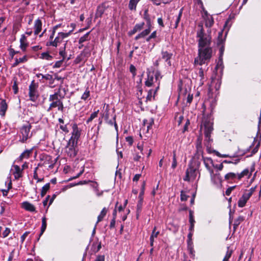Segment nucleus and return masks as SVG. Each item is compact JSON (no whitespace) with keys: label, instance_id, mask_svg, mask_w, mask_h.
Returning a JSON list of instances; mask_svg holds the SVG:
<instances>
[{"label":"nucleus","instance_id":"obj_50","mask_svg":"<svg viewBox=\"0 0 261 261\" xmlns=\"http://www.w3.org/2000/svg\"><path fill=\"white\" fill-rule=\"evenodd\" d=\"M156 227L155 226L154 227L153 229L152 230V233L151 234V238H157L158 234H159V231H155Z\"/></svg>","mask_w":261,"mask_h":261},{"label":"nucleus","instance_id":"obj_32","mask_svg":"<svg viewBox=\"0 0 261 261\" xmlns=\"http://www.w3.org/2000/svg\"><path fill=\"white\" fill-rule=\"evenodd\" d=\"M140 1V0H130L128 5L129 9L131 10H135L136 9L137 5Z\"/></svg>","mask_w":261,"mask_h":261},{"label":"nucleus","instance_id":"obj_64","mask_svg":"<svg viewBox=\"0 0 261 261\" xmlns=\"http://www.w3.org/2000/svg\"><path fill=\"white\" fill-rule=\"evenodd\" d=\"M141 175L140 174H136L134 176V178H133V181H137L139 179V178L141 177Z\"/></svg>","mask_w":261,"mask_h":261},{"label":"nucleus","instance_id":"obj_54","mask_svg":"<svg viewBox=\"0 0 261 261\" xmlns=\"http://www.w3.org/2000/svg\"><path fill=\"white\" fill-rule=\"evenodd\" d=\"M255 188H251V189H249V190L248 191H247L246 192H245L247 195H248L249 197H250L251 196V195H252V194L253 193V192H254L255 191Z\"/></svg>","mask_w":261,"mask_h":261},{"label":"nucleus","instance_id":"obj_18","mask_svg":"<svg viewBox=\"0 0 261 261\" xmlns=\"http://www.w3.org/2000/svg\"><path fill=\"white\" fill-rule=\"evenodd\" d=\"M22 207L29 212H33L36 211V208L34 205L28 201L23 202L22 203Z\"/></svg>","mask_w":261,"mask_h":261},{"label":"nucleus","instance_id":"obj_13","mask_svg":"<svg viewBox=\"0 0 261 261\" xmlns=\"http://www.w3.org/2000/svg\"><path fill=\"white\" fill-rule=\"evenodd\" d=\"M8 106L5 99H1L0 103V115L5 116L7 111Z\"/></svg>","mask_w":261,"mask_h":261},{"label":"nucleus","instance_id":"obj_6","mask_svg":"<svg viewBox=\"0 0 261 261\" xmlns=\"http://www.w3.org/2000/svg\"><path fill=\"white\" fill-rule=\"evenodd\" d=\"M38 87V84L35 83L34 80L32 81L29 86V96L30 100L33 102H36L39 97V94L37 91Z\"/></svg>","mask_w":261,"mask_h":261},{"label":"nucleus","instance_id":"obj_28","mask_svg":"<svg viewBox=\"0 0 261 261\" xmlns=\"http://www.w3.org/2000/svg\"><path fill=\"white\" fill-rule=\"evenodd\" d=\"M154 123V120L151 118L148 119H145L144 120V124L145 126H147V132L149 131V129L152 127V125Z\"/></svg>","mask_w":261,"mask_h":261},{"label":"nucleus","instance_id":"obj_34","mask_svg":"<svg viewBox=\"0 0 261 261\" xmlns=\"http://www.w3.org/2000/svg\"><path fill=\"white\" fill-rule=\"evenodd\" d=\"M143 18L144 19H145L147 21V24L149 26H150L151 25V22H150V19L149 17V15L148 14V9H145L144 13V16Z\"/></svg>","mask_w":261,"mask_h":261},{"label":"nucleus","instance_id":"obj_38","mask_svg":"<svg viewBox=\"0 0 261 261\" xmlns=\"http://www.w3.org/2000/svg\"><path fill=\"white\" fill-rule=\"evenodd\" d=\"M90 34V32H88L86 33L85 35H84L83 36L81 37L79 39V44H82L84 42L88 40L89 39V35Z\"/></svg>","mask_w":261,"mask_h":261},{"label":"nucleus","instance_id":"obj_33","mask_svg":"<svg viewBox=\"0 0 261 261\" xmlns=\"http://www.w3.org/2000/svg\"><path fill=\"white\" fill-rule=\"evenodd\" d=\"M61 104V101L60 100L51 102V103L50 104V106L47 110V111L48 112L50 111L53 108L58 107V106Z\"/></svg>","mask_w":261,"mask_h":261},{"label":"nucleus","instance_id":"obj_25","mask_svg":"<svg viewBox=\"0 0 261 261\" xmlns=\"http://www.w3.org/2000/svg\"><path fill=\"white\" fill-rule=\"evenodd\" d=\"M106 10V7L104 4H102L100 6H99L97 7V11L96 12V17H101L102 15L103 14L104 12Z\"/></svg>","mask_w":261,"mask_h":261},{"label":"nucleus","instance_id":"obj_9","mask_svg":"<svg viewBox=\"0 0 261 261\" xmlns=\"http://www.w3.org/2000/svg\"><path fill=\"white\" fill-rule=\"evenodd\" d=\"M203 18L205 21V26L206 28H208L207 31L208 30L211 31V28L213 26L214 22L213 17L211 15L208 14L207 12L206 11L204 13V16H203Z\"/></svg>","mask_w":261,"mask_h":261},{"label":"nucleus","instance_id":"obj_44","mask_svg":"<svg viewBox=\"0 0 261 261\" xmlns=\"http://www.w3.org/2000/svg\"><path fill=\"white\" fill-rule=\"evenodd\" d=\"M9 55L11 57V59H13L14 58V56L15 55L18 54L19 53V51H16L12 48H10L9 49Z\"/></svg>","mask_w":261,"mask_h":261},{"label":"nucleus","instance_id":"obj_31","mask_svg":"<svg viewBox=\"0 0 261 261\" xmlns=\"http://www.w3.org/2000/svg\"><path fill=\"white\" fill-rule=\"evenodd\" d=\"M244 220V218L242 216H239L237 219H236L234 221V223L233 224L234 231H236L238 226L240 225V223Z\"/></svg>","mask_w":261,"mask_h":261},{"label":"nucleus","instance_id":"obj_45","mask_svg":"<svg viewBox=\"0 0 261 261\" xmlns=\"http://www.w3.org/2000/svg\"><path fill=\"white\" fill-rule=\"evenodd\" d=\"M232 250H228L226 253L225 257L223 258V261H228L229 258L230 257L232 254Z\"/></svg>","mask_w":261,"mask_h":261},{"label":"nucleus","instance_id":"obj_22","mask_svg":"<svg viewBox=\"0 0 261 261\" xmlns=\"http://www.w3.org/2000/svg\"><path fill=\"white\" fill-rule=\"evenodd\" d=\"M47 227V219L45 216H44L42 218V225L41 227L40 233L39 235V237L37 239V241H39L40 237L43 234Z\"/></svg>","mask_w":261,"mask_h":261},{"label":"nucleus","instance_id":"obj_35","mask_svg":"<svg viewBox=\"0 0 261 261\" xmlns=\"http://www.w3.org/2000/svg\"><path fill=\"white\" fill-rule=\"evenodd\" d=\"M40 58L50 60L53 59V57L50 56L48 52H44L41 54Z\"/></svg>","mask_w":261,"mask_h":261},{"label":"nucleus","instance_id":"obj_30","mask_svg":"<svg viewBox=\"0 0 261 261\" xmlns=\"http://www.w3.org/2000/svg\"><path fill=\"white\" fill-rule=\"evenodd\" d=\"M49 189H50V184L49 183L46 184L42 188L41 194H40L41 196L42 197H44L46 195L47 192L49 190Z\"/></svg>","mask_w":261,"mask_h":261},{"label":"nucleus","instance_id":"obj_26","mask_svg":"<svg viewBox=\"0 0 261 261\" xmlns=\"http://www.w3.org/2000/svg\"><path fill=\"white\" fill-rule=\"evenodd\" d=\"M108 211V209L107 208H106V207L103 208V209L101 211L100 214L98 215V216L97 217V221L96 222V224L102 220L103 218L106 215Z\"/></svg>","mask_w":261,"mask_h":261},{"label":"nucleus","instance_id":"obj_61","mask_svg":"<svg viewBox=\"0 0 261 261\" xmlns=\"http://www.w3.org/2000/svg\"><path fill=\"white\" fill-rule=\"evenodd\" d=\"M32 50L34 51H37L42 49V47L40 45H36L32 47Z\"/></svg>","mask_w":261,"mask_h":261},{"label":"nucleus","instance_id":"obj_17","mask_svg":"<svg viewBox=\"0 0 261 261\" xmlns=\"http://www.w3.org/2000/svg\"><path fill=\"white\" fill-rule=\"evenodd\" d=\"M33 152V149H27L24 151L18 157V161H22L23 159H29Z\"/></svg>","mask_w":261,"mask_h":261},{"label":"nucleus","instance_id":"obj_14","mask_svg":"<svg viewBox=\"0 0 261 261\" xmlns=\"http://www.w3.org/2000/svg\"><path fill=\"white\" fill-rule=\"evenodd\" d=\"M20 43V48L23 51H25L29 44L27 42V37L23 34L21 36Z\"/></svg>","mask_w":261,"mask_h":261},{"label":"nucleus","instance_id":"obj_23","mask_svg":"<svg viewBox=\"0 0 261 261\" xmlns=\"http://www.w3.org/2000/svg\"><path fill=\"white\" fill-rule=\"evenodd\" d=\"M28 60V58L27 55H24L23 57L19 59L15 58V62L12 64V67H15L17 66L19 64L27 62Z\"/></svg>","mask_w":261,"mask_h":261},{"label":"nucleus","instance_id":"obj_1","mask_svg":"<svg viewBox=\"0 0 261 261\" xmlns=\"http://www.w3.org/2000/svg\"><path fill=\"white\" fill-rule=\"evenodd\" d=\"M198 27L200 30L197 32L198 40V56L194 60L195 65H202L207 63L213 56V51L211 46L212 38L211 35V30L206 33L204 31L202 23H199Z\"/></svg>","mask_w":261,"mask_h":261},{"label":"nucleus","instance_id":"obj_52","mask_svg":"<svg viewBox=\"0 0 261 261\" xmlns=\"http://www.w3.org/2000/svg\"><path fill=\"white\" fill-rule=\"evenodd\" d=\"M154 77L156 82L159 81L160 79H161L162 76H161V73L160 72L156 71L155 73H154Z\"/></svg>","mask_w":261,"mask_h":261},{"label":"nucleus","instance_id":"obj_11","mask_svg":"<svg viewBox=\"0 0 261 261\" xmlns=\"http://www.w3.org/2000/svg\"><path fill=\"white\" fill-rule=\"evenodd\" d=\"M65 38V33L59 32L58 36L55 38L54 41L50 42V45L53 46H57L58 43H61Z\"/></svg>","mask_w":261,"mask_h":261},{"label":"nucleus","instance_id":"obj_21","mask_svg":"<svg viewBox=\"0 0 261 261\" xmlns=\"http://www.w3.org/2000/svg\"><path fill=\"white\" fill-rule=\"evenodd\" d=\"M14 168L15 170L14 172H13L14 178L16 179H18L22 176V170H21L20 167L17 165H14Z\"/></svg>","mask_w":261,"mask_h":261},{"label":"nucleus","instance_id":"obj_47","mask_svg":"<svg viewBox=\"0 0 261 261\" xmlns=\"http://www.w3.org/2000/svg\"><path fill=\"white\" fill-rule=\"evenodd\" d=\"M188 196H187L184 191H181L180 193V199L182 201L187 200Z\"/></svg>","mask_w":261,"mask_h":261},{"label":"nucleus","instance_id":"obj_57","mask_svg":"<svg viewBox=\"0 0 261 261\" xmlns=\"http://www.w3.org/2000/svg\"><path fill=\"white\" fill-rule=\"evenodd\" d=\"M198 74L201 78V80L204 79V71L202 68H199Z\"/></svg>","mask_w":261,"mask_h":261},{"label":"nucleus","instance_id":"obj_12","mask_svg":"<svg viewBox=\"0 0 261 261\" xmlns=\"http://www.w3.org/2000/svg\"><path fill=\"white\" fill-rule=\"evenodd\" d=\"M154 77V72L149 71L147 72V79L145 82V84L146 86L150 87L155 82Z\"/></svg>","mask_w":261,"mask_h":261},{"label":"nucleus","instance_id":"obj_24","mask_svg":"<svg viewBox=\"0 0 261 261\" xmlns=\"http://www.w3.org/2000/svg\"><path fill=\"white\" fill-rule=\"evenodd\" d=\"M203 161H204V164L205 167L208 170L210 173L212 174L213 173V169H212L211 168L210 166V164H213V161L212 159L211 158H204L203 159Z\"/></svg>","mask_w":261,"mask_h":261},{"label":"nucleus","instance_id":"obj_5","mask_svg":"<svg viewBox=\"0 0 261 261\" xmlns=\"http://www.w3.org/2000/svg\"><path fill=\"white\" fill-rule=\"evenodd\" d=\"M31 128V123L28 122L27 124L23 125L20 128V133L22 135V138L20 140L21 142H26L28 139L32 137V134H30Z\"/></svg>","mask_w":261,"mask_h":261},{"label":"nucleus","instance_id":"obj_55","mask_svg":"<svg viewBox=\"0 0 261 261\" xmlns=\"http://www.w3.org/2000/svg\"><path fill=\"white\" fill-rule=\"evenodd\" d=\"M42 77L43 79H46V80H53V77L50 74H47L46 75H42Z\"/></svg>","mask_w":261,"mask_h":261},{"label":"nucleus","instance_id":"obj_41","mask_svg":"<svg viewBox=\"0 0 261 261\" xmlns=\"http://www.w3.org/2000/svg\"><path fill=\"white\" fill-rule=\"evenodd\" d=\"M90 96V91L87 89L81 97V99L86 100Z\"/></svg>","mask_w":261,"mask_h":261},{"label":"nucleus","instance_id":"obj_39","mask_svg":"<svg viewBox=\"0 0 261 261\" xmlns=\"http://www.w3.org/2000/svg\"><path fill=\"white\" fill-rule=\"evenodd\" d=\"M60 100L58 93H55L54 94L50 95L49 97V101L53 102L56 100Z\"/></svg>","mask_w":261,"mask_h":261},{"label":"nucleus","instance_id":"obj_20","mask_svg":"<svg viewBox=\"0 0 261 261\" xmlns=\"http://www.w3.org/2000/svg\"><path fill=\"white\" fill-rule=\"evenodd\" d=\"M60 55L63 57V59L60 61H58L56 62L54 65V68L60 67L63 62V60L65 58V44H64V50L60 51Z\"/></svg>","mask_w":261,"mask_h":261},{"label":"nucleus","instance_id":"obj_15","mask_svg":"<svg viewBox=\"0 0 261 261\" xmlns=\"http://www.w3.org/2000/svg\"><path fill=\"white\" fill-rule=\"evenodd\" d=\"M211 174L212 181L216 185L220 184L222 181L221 177L219 173L214 174V172Z\"/></svg>","mask_w":261,"mask_h":261},{"label":"nucleus","instance_id":"obj_42","mask_svg":"<svg viewBox=\"0 0 261 261\" xmlns=\"http://www.w3.org/2000/svg\"><path fill=\"white\" fill-rule=\"evenodd\" d=\"M12 89L14 91V93L15 94H17L18 92V87L17 85V81L16 80L14 81L13 85L12 86Z\"/></svg>","mask_w":261,"mask_h":261},{"label":"nucleus","instance_id":"obj_58","mask_svg":"<svg viewBox=\"0 0 261 261\" xmlns=\"http://www.w3.org/2000/svg\"><path fill=\"white\" fill-rule=\"evenodd\" d=\"M82 173H83V171H80L76 176H73L72 177H70V178H68V179H66V181H70L73 179L79 177L80 176H81L82 175Z\"/></svg>","mask_w":261,"mask_h":261},{"label":"nucleus","instance_id":"obj_43","mask_svg":"<svg viewBox=\"0 0 261 261\" xmlns=\"http://www.w3.org/2000/svg\"><path fill=\"white\" fill-rule=\"evenodd\" d=\"M173 153V162L172 163L171 167L173 169H174L177 166V161H176V159L175 151H174Z\"/></svg>","mask_w":261,"mask_h":261},{"label":"nucleus","instance_id":"obj_8","mask_svg":"<svg viewBox=\"0 0 261 261\" xmlns=\"http://www.w3.org/2000/svg\"><path fill=\"white\" fill-rule=\"evenodd\" d=\"M196 176V169L192 167H189L186 172V176L184 178L185 181H190L191 179H194Z\"/></svg>","mask_w":261,"mask_h":261},{"label":"nucleus","instance_id":"obj_53","mask_svg":"<svg viewBox=\"0 0 261 261\" xmlns=\"http://www.w3.org/2000/svg\"><path fill=\"white\" fill-rule=\"evenodd\" d=\"M30 233V231H25L20 237V241L21 243H22L27 237L28 236V234Z\"/></svg>","mask_w":261,"mask_h":261},{"label":"nucleus","instance_id":"obj_40","mask_svg":"<svg viewBox=\"0 0 261 261\" xmlns=\"http://www.w3.org/2000/svg\"><path fill=\"white\" fill-rule=\"evenodd\" d=\"M98 112L99 110H97V111H95L91 114L90 117L87 120V123H89L90 122L92 121L93 119L96 118L97 116Z\"/></svg>","mask_w":261,"mask_h":261},{"label":"nucleus","instance_id":"obj_7","mask_svg":"<svg viewBox=\"0 0 261 261\" xmlns=\"http://www.w3.org/2000/svg\"><path fill=\"white\" fill-rule=\"evenodd\" d=\"M202 124L204 127V134L206 138L210 139L211 134L213 130V122L208 118H204Z\"/></svg>","mask_w":261,"mask_h":261},{"label":"nucleus","instance_id":"obj_29","mask_svg":"<svg viewBox=\"0 0 261 261\" xmlns=\"http://www.w3.org/2000/svg\"><path fill=\"white\" fill-rule=\"evenodd\" d=\"M158 87L156 88L155 90H150L148 92V95L146 97V99L147 100H151V97L152 96V93H153V98H154V95L156 93V92H157L158 90L159 89V84L160 83H158Z\"/></svg>","mask_w":261,"mask_h":261},{"label":"nucleus","instance_id":"obj_60","mask_svg":"<svg viewBox=\"0 0 261 261\" xmlns=\"http://www.w3.org/2000/svg\"><path fill=\"white\" fill-rule=\"evenodd\" d=\"M126 141L130 145H132L133 143V138L130 136L127 137L126 138Z\"/></svg>","mask_w":261,"mask_h":261},{"label":"nucleus","instance_id":"obj_59","mask_svg":"<svg viewBox=\"0 0 261 261\" xmlns=\"http://www.w3.org/2000/svg\"><path fill=\"white\" fill-rule=\"evenodd\" d=\"M95 261H105V256L104 255L97 256Z\"/></svg>","mask_w":261,"mask_h":261},{"label":"nucleus","instance_id":"obj_62","mask_svg":"<svg viewBox=\"0 0 261 261\" xmlns=\"http://www.w3.org/2000/svg\"><path fill=\"white\" fill-rule=\"evenodd\" d=\"M193 100V95L189 94L187 98V102L191 103Z\"/></svg>","mask_w":261,"mask_h":261},{"label":"nucleus","instance_id":"obj_16","mask_svg":"<svg viewBox=\"0 0 261 261\" xmlns=\"http://www.w3.org/2000/svg\"><path fill=\"white\" fill-rule=\"evenodd\" d=\"M34 29V34L35 35L39 34L42 30V21L39 18H38L35 21Z\"/></svg>","mask_w":261,"mask_h":261},{"label":"nucleus","instance_id":"obj_46","mask_svg":"<svg viewBox=\"0 0 261 261\" xmlns=\"http://www.w3.org/2000/svg\"><path fill=\"white\" fill-rule=\"evenodd\" d=\"M129 71L132 73L133 76L135 77L136 75V68L133 65H130L129 67Z\"/></svg>","mask_w":261,"mask_h":261},{"label":"nucleus","instance_id":"obj_56","mask_svg":"<svg viewBox=\"0 0 261 261\" xmlns=\"http://www.w3.org/2000/svg\"><path fill=\"white\" fill-rule=\"evenodd\" d=\"M236 188V186H232V187H229L226 191L225 192V193H226V195H227V196H229L231 192H232V191Z\"/></svg>","mask_w":261,"mask_h":261},{"label":"nucleus","instance_id":"obj_37","mask_svg":"<svg viewBox=\"0 0 261 261\" xmlns=\"http://www.w3.org/2000/svg\"><path fill=\"white\" fill-rule=\"evenodd\" d=\"M236 177H237V174L234 173H232V172L228 173L226 174L225 176V179L226 180H229L230 179H233Z\"/></svg>","mask_w":261,"mask_h":261},{"label":"nucleus","instance_id":"obj_49","mask_svg":"<svg viewBox=\"0 0 261 261\" xmlns=\"http://www.w3.org/2000/svg\"><path fill=\"white\" fill-rule=\"evenodd\" d=\"M11 230L9 228H6L5 230L3 232V238H6L8 236L9 233H10Z\"/></svg>","mask_w":261,"mask_h":261},{"label":"nucleus","instance_id":"obj_27","mask_svg":"<svg viewBox=\"0 0 261 261\" xmlns=\"http://www.w3.org/2000/svg\"><path fill=\"white\" fill-rule=\"evenodd\" d=\"M150 32V28H148L145 30H144L143 32H142L141 33L139 34L136 37V40H138L139 39L141 38H143L148 35L149 33Z\"/></svg>","mask_w":261,"mask_h":261},{"label":"nucleus","instance_id":"obj_51","mask_svg":"<svg viewBox=\"0 0 261 261\" xmlns=\"http://www.w3.org/2000/svg\"><path fill=\"white\" fill-rule=\"evenodd\" d=\"M144 25V22H142L141 23L136 24L135 26L134 27V28L138 31H140L141 29H143Z\"/></svg>","mask_w":261,"mask_h":261},{"label":"nucleus","instance_id":"obj_10","mask_svg":"<svg viewBox=\"0 0 261 261\" xmlns=\"http://www.w3.org/2000/svg\"><path fill=\"white\" fill-rule=\"evenodd\" d=\"M162 59H163L167 64L171 66V63L170 59L173 56V53L168 50H162L161 52Z\"/></svg>","mask_w":261,"mask_h":261},{"label":"nucleus","instance_id":"obj_19","mask_svg":"<svg viewBox=\"0 0 261 261\" xmlns=\"http://www.w3.org/2000/svg\"><path fill=\"white\" fill-rule=\"evenodd\" d=\"M245 193L243 194L238 201V206L239 207H243L245 205L247 200L250 198Z\"/></svg>","mask_w":261,"mask_h":261},{"label":"nucleus","instance_id":"obj_4","mask_svg":"<svg viewBox=\"0 0 261 261\" xmlns=\"http://www.w3.org/2000/svg\"><path fill=\"white\" fill-rule=\"evenodd\" d=\"M229 23V20H227L225 23L224 26L223 30H221L218 33V42L217 44L220 47V57L222 56L224 51V41L225 40L226 36L228 33V32L229 29V26L228 27V23Z\"/></svg>","mask_w":261,"mask_h":261},{"label":"nucleus","instance_id":"obj_63","mask_svg":"<svg viewBox=\"0 0 261 261\" xmlns=\"http://www.w3.org/2000/svg\"><path fill=\"white\" fill-rule=\"evenodd\" d=\"M21 1V4H23L24 6H27L30 4L29 0H19Z\"/></svg>","mask_w":261,"mask_h":261},{"label":"nucleus","instance_id":"obj_36","mask_svg":"<svg viewBox=\"0 0 261 261\" xmlns=\"http://www.w3.org/2000/svg\"><path fill=\"white\" fill-rule=\"evenodd\" d=\"M182 13V9H181L179 12L178 15L176 17L175 22L174 28H177V27H178V23L180 20Z\"/></svg>","mask_w":261,"mask_h":261},{"label":"nucleus","instance_id":"obj_48","mask_svg":"<svg viewBox=\"0 0 261 261\" xmlns=\"http://www.w3.org/2000/svg\"><path fill=\"white\" fill-rule=\"evenodd\" d=\"M86 181H79V182L76 183V184H69V185H66V189H67V188H71V187H73V186H75V185H82V184H85V183H86Z\"/></svg>","mask_w":261,"mask_h":261},{"label":"nucleus","instance_id":"obj_3","mask_svg":"<svg viewBox=\"0 0 261 261\" xmlns=\"http://www.w3.org/2000/svg\"><path fill=\"white\" fill-rule=\"evenodd\" d=\"M40 163L35 168L33 173V178L37 179V182H41L44 180V178H38L37 170L39 167L47 166L49 169H53L57 160V158L54 159L52 156L44 153L40 156Z\"/></svg>","mask_w":261,"mask_h":261},{"label":"nucleus","instance_id":"obj_2","mask_svg":"<svg viewBox=\"0 0 261 261\" xmlns=\"http://www.w3.org/2000/svg\"><path fill=\"white\" fill-rule=\"evenodd\" d=\"M81 136V130H80L76 124L72 125V136L66 145V152L70 157L75 156L77 153V143Z\"/></svg>","mask_w":261,"mask_h":261}]
</instances>
